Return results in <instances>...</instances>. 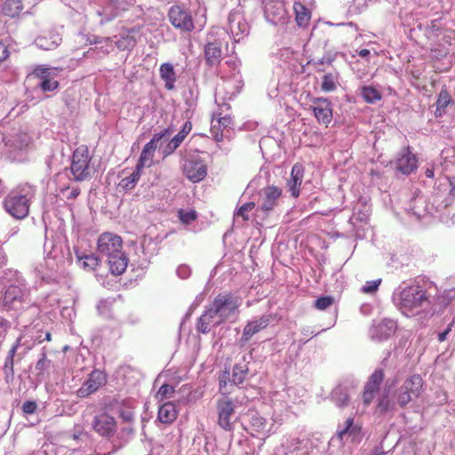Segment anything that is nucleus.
<instances>
[{"instance_id":"412c9836","label":"nucleus","mask_w":455,"mask_h":455,"mask_svg":"<svg viewBox=\"0 0 455 455\" xmlns=\"http://www.w3.org/2000/svg\"><path fill=\"white\" fill-rule=\"evenodd\" d=\"M396 330V322L391 319H384L372 325L370 334L373 339H389L394 337Z\"/></svg>"},{"instance_id":"864d4df0","label":"nucleus","mask_w":455,"mask_h":455,"mask_svg":"<svg viewBox=\"0 0 455 455\" xmlns=\"http://www.w3.org/2000/svg\"><path fill=\"white\" fill-rule=\"evenodd\" d=\"M229 379V372L228 371H224L220 376V391L223 394H227V393H229V390L227 389V386H228V379Z\"/></svg>"},{"instance_id":"aec40b11","label":"nucleus","mask_w":455,"mask_h":455,"mask_svg":"<svg viewBox=\"0 0 455 455\" xmlns=\"http://www.w3.org/2000/svg\"><path fill=\"white\" fill-rule=\"evenodd\" d=\"M263 5L267 20L274 24L284 22L286 10L282 0H263Z\"/></svg>"},{"instance_id":"37998d69","label":"nucleus","mask_w":455,"mask_h":455,"mask_svg":"<svg viewBox=\"0 0 455 455\" xmlns=\"http://www.w3.org/2000/svg\"><path fill=\"white\" fill-rule=\"evenodd\" d=\"M79 262L86 270H93L99 265V258L94 254H88L84 256L77 255Z\"/></svg>"},{"instance_id":"a18cd8bd","label":"nucleus","mask_w":455,"mask_h":455,"mask_svg":"<svg viewBox=\"0 0 455 455\" xmlns=\"http://www.w3.org/2000/svg\"><path fill=\"white\" fill-rule=\"evenodd\" d=\"M254 207H255V204L253 202H249V203L243 204L235 212V214H234L235 220H237L239 217H241L243 221L249 220V212Z\"/></svg>"},{"instance_id":"de8ad7c7","label":"nucleus","mask_w":455,"mask_h":455,"mask_svg":"<svg viewBox=\"0 0 455 455\" xmlns=\"http://www.w3.org/2000/svg\"><path fill=\"white\" fill-rule=\"evenodd\" d=\"M337 78L334 75L329 73L323 76L322 82V90L323 92H332L336 89Z\"/></svg>"},{"instance_id":"5701e85b","label":"nucleus","mask_w":455,"mask_h":455,"mask_svg":"<svg viewBox=\"0 0 455 455\" xmlns=\"http://www.w3.org/2000/svg\"><path fill=\"white\" fill-rule=\"evenodd\" d=\"M62 42V36L57 30H50L45 35L37 36L36 45L43 50L51 51L57 48Z\"/></svg>"},{"instance_id":"49530a36","label":"nucleus","mask_w":455,"mask_h":455,"mask_svg":"<svg viewBox=\"0 0 455 455\" xmlns=\"http://www.w3.org/2000/svg\"><path fill=\"white\" fill-rule=\"evenodd\" d=\"M174 394V387L168 384H164L160 387L156 394V398L159 402L171 398Z\"/></svg>"},{"instance_id":"603ef678","label":"nucleus","mask_w":455,"mask_h":455,"mask_svg":"<svg viewBox=\"0 0 455 455\" xmlns=\"http://www.w3.org/2000/svg\"><path fill=\"white\" fill-rule=\"evenodd\" d=\"M381 283V279L368 281L361 288V291L363 293H374L379 289V286Z\"/></svg>"},{"instance_id":"0eeeda50","label":"nucleus","mask_w":455,"mask_h":455,"mask_svg":"<svg viewBox=\"0 0 455 455\" xmlns=\"http://www.w3.org/2000/svg\"><path fill=\"white\" fill-rule=\"evenodd\" d=\"M240 300L231 293L219 294L210 306L221 322L235 316L240 307Z\"/></svg>"},{"instance_id":"7c9ffc66","label":"nucleus","mask_w":455,"mask_h":455,"mask_svg":"<svg viewBox=\"0 0 455 455\" xmlns=\"http://www.w3.org/2000/svg\"><path fill=\"white\" fill-rule=\"evenodd\" d=\"M36 73L42 79L39 84V87L43 92H52L58 88L59 83L49 78L50 68L41 67L36 69Z\"/></svg>"},{"instance_id":"9b49d317","label":"nucleus","mask_w":455,"mask_h":455,"mask_svg":"<svg viewBox=\"0 0 455 455\" xmlns=\"http://www.w3.org/2000/svg\"><path fill=\"white\" fill-rule=\"evenodd\" d=\"M171 133L172 130L166 128L153 135L152 139L144 146L142 149L140 159L136 165L137 169L141 171L143 168L150 167L152 165L153 157L158 142L166 136H169Z\"/></svg>"},{"instance_id":"09e8293b","label":"nucleus","mask_w":455,"mask_h":455,"mask_svg":"<svg viewBox=\"0 0 455 455\" xmlns=\"http://www.w3.org/2000/svg\"><path fill=\"white\" fill-rule=\"evenodd\" d=\"M118 415L124 422L132 423L134 420L133 408L125 403L119 409Z\"/></svg>"},{"instance_id":"680f3d73","label":"nucleus","mask_w":455,"mask_h":455,"mask_svg":"<svg viewBox=\"0 0 455 455\" xmlns=\"http://www.w3.org/2000/svg\"><path fill=\"white\" fill-rule=\"evenodd\" d=\"M333 60H334V56L331 55V53L325 54L322 58L317 59L316 60H314L315 64H316V65H324V64L331 65Z\"/></svg>"},{"instance_id":"4c0bfd02","label":"nucleus","mask_w":455,"mask_h":455,"mask_svg":"<svg viewBox=\"0 0 455 455\" xmlns=\"http://www.w3.org/2000/svg\"><path fill=\"white\" fill-rule=\"evenodd\" d=\"M395 409V403L389 398L387 394H383L379 397L376 405V412L385 414L389 411H394Z\"/></svg>"},{"instance_id":"13d9d810","label":"nucleus","mask_w":455,"mask_h":455,"mask_svg":"<svg viewBox=\"0 0 455 455\" xmlns=\"http://www.w3.org/2000/svg\"><path fill=\"white\" fill-rule=\"evenodd\" d=\"M104 41H105L106 45L100 46L99 48L100 51H98V53H100V52H101L104 55H106V54L109 53L114 49L113 39L108 37ZM96 49L98 50V47H96Z\"/></svg>"},{"instance_id":"ea45409f","label":"nucleus","mask_w":455,"mask_h":455,"mask_svg":"<svg viewBox=\"0 0 455 455\" xmlns=\"http://www.w3.org/2000/svg\"><path fill=\"white\" fill-rule=\"evenodd\" d=\"M247 374L248 367L246 365L241 366L235 364L233 368L231 382L234 385H240L245 380Z\"/></svg>"},{"instance_id":"c9c22d12","label":"nucleus","mask_w":455,"mask_h":455,"mask_svg":"<svg viewBox=\"0 0 455 455\" xmlns=\"http://www.w3.org/2000/svg\"><path fill=\"white\" fill-rule=\"evenodd\" d=\"M140 176L141 171L135 168V170L131 173V175L120 180L118 188L125 191L132 190L137 185Z\"/></svg>"},{"instance_id":"4468645a","label":"nucleus","mask_w":455,"mask_h":455,"mask_svg":"<svg viewBox=\"0 0 455 455\" xmlns=\"http://www.w3.org/2000/svg\"><path fill=\"white\" fill-rule=\"evenodd\" d=\"M282 193V189L275 186L264 188L259 193L257 212L265 213L272 212L277 206Z\"/></svg>"},{"instance_id":"6e6552de","label":"nucleus","mask_w":455,"mask_h":455,"mask_svg":"<svg viewBox=\"0 0 455 455\" xmlns=\"http://www.w3.org/2000/svg\"><path fill=\"white\" fill-rule=\"evenodd\" d=\"M92 429L100 436L110 440L117 432V421L107 411H101L93 417Z\"/></svg>"},{"instance_id":"0e129e2a","label":"nucleus","mask_w":455,"mask_h":455,"mask_svg":"<svg viewBox=\"0 0 455 455\" xmlns=\"http://www.w3.org/2000/svg\"><path fill=\"white\" fill-rule=\"evenodd\" d=\"M7 331V322L0 316V338H4Z\"/></svg>"},{"instance_id":"a19ab883","label":"nucleus","mask_w":455,"mask_h":455,"mask_svg":"<svg viewBox=\"0 0 455 455\" xmlns=\"http://www.w3.org/2000/svg\"><path fill=\"white\" fill-rule=\"evenodd\" d=\"M362 96L368 103H374L381 99V93L372 86H363L362 88Z\"/></svg>"},{"instance_id":"39448f33","label":"nucleus","mask_w":455,"mask_h":455,"mask_svg":"<svg viewBox=\"0 0 455 455\" xmlns=\"http://www.w3.org/2000/svg\"><path fill=\"white\" fill-rule=\"evenodd\" d=\"M425 382L419 374H412L406 378L395 391V398L401 408H405L411 402L421 396Z\"/></svg>"},{"instance_id":"6ab92c4d","label":"nucleus","mask_w":455,"mask_h":455,"mask_svg":"<svg viewBox=\"0 0 455 455\" xmlns=\"http://www.w3.org/2000/svg\"><path fill=\"white\" fill-rule=\"evenodd\" d=\"M395 170L404 175H410L418 168V159L414 154L407 147L401 150L395 162Z\"/></svg>"},{"instance_id":"8fccbe9b","label":"nucleus","mask_w":455,"mask_h":455,"mask_svg":"<svg viewBox=\"0 0 455 455\" xmlns=\"http://www.w3.org/2000/svg\"><path fill=\"white\" fill-rule=\"evenodd\" d=\"M334 302V299L331 296H323L318 298L315 301V307L319 310H324L331 307Z\"/></svg>"},{"instance_id":"c85d7f7f","label":"nucleus","mask_w":455,"mask_h":455,"mask_svg":"<svg viewBox=\"0 0 455 455\" xmlns=\"http://www.w3.org/2000/svg\"><path fill=\"white\" fill-rule=\"evenodd\" d=\"M133 31L134 29L122 31L118 36L114 37L116 40L113 41V43H115L116 47L121 51L132 49L136 45V39L132 35Z\"/></svg>"},{"instance_id":"1a4fd4ad","label":"nucleus","mask_w":455,"mask_h":455,"mask_svg":"<svg viewBox=\"0 0 455 455\" xmlns=\"http://www.w3.org/2000/svg\"><path fill=\"white\" fill-rule=\"evenodd\" d=\"M172 25L182 32H191L195 29L193 18L189 10L180 5H172L168 12Z\"/></svg>"},{"instance_id":"dca6fc26","label":"nucleus","mask_w":455,"mask_h":455,"mask_svg":"<svg viewBox=\"0 0 455 455\" xmlns=\"http://www.w3.org/2000/svg\"><path fill=\"white\" fill-rule=\"evenodd\" d=\"M385 378V373L382 369L375 370L369 377L364 385L363 392L362 395L363 401L365 406H369L376 394L379 391L380 385Z\"/></svg>"},{"instance_id":"e433bc0d","label":"nucleus","mask_w":455,"mask_h":455,"mask_svg":"<svg viewBox=\"0 0 455 455\" xmlns=\"http://www.w3.org/2000/svg\"><path fill=\"white\" fill-rule=\"evenodd\" d=\"M23 9L20 0H6L2 6V12L9 17L17 16Z\"/></svg>"},{"instance_id":"7ed1b4c3","label":"nucleus","mask_w":455,"mask_h":455,"mask_svg":"<svg viewBox=\"0 0 455 455\" xmlns=\"http://www.w3.org/2000/svg\"><path fill=\"white\" fill-rule=\"evenodd\" d=\"M97 251L101 257L107 258L113 275H119L125 271L128 258L123 251V240L119 235L110 232L101 234L97 241Z\"/></svg>"},{"instance_id":"4be33fe9","label":"nucleus","mask_w":455,"mask_h":455,"mask_svg":"<svg viewBox=\"0 0 455 455\" xmlns=\"http://www.w3.org/2000/svg\"><path fill=\"white\" fill-rule=\"evenodd\" d=\"M313 112L320 124L327 126L332 120L331 103L327 99L316 98L313 100Z\"/></svg>"},{"instance_id":"58836bf2","label":"nucleus","mask_w":455,"mask_h":455,"mask_svg":"<svg viewBox=\"0 0 455 455\" xmlns=\"http://www.w3.org/2000/svg\"><path fill=\"white\" fill-rule=\"evenodd\" d=\"M331 399L337 406L342 408L347 405L349 402V396L346 388L341 386H338L331 392Z\"/></svg>"},{"instance_id":"b1692460","label":"nucleus","mask_w":455,"mask_h":455,"mask_svg":"<svg viewBox=\"0 0 455 455\" xmlns=\"http://www.w3.org/2000/svg\"><path fill=\"white\" fill-rule=\"evenodd\" d=\"M222 322L216 315L211 307H207L204 313L198 318L196 329L201 333H208L212 328L220 324Z\"/></svg>"},{"instance_id":"c756f323","label":"nucleus","mask_w":455,"mask_h":455,"mask_svg":"<svg viewBox=\"0 0 455 455\" xmlns=\"http://www.w3.org/2000/svg\"><path fill=\"white\" fill-rule=\"evenodd\" d=\"M160 77L164 82V87L167 90H172L176 82V73L172 64L163 63L159 68Z\"/></svg>"},{"instance_id":"e2e57ef3","label":"nucleus","mask_w":455,"mask_h":455,"mask_svg":"<svg viewBox=\"0 0 455 455\" xmlns=\"http://www.w3.org/2000/svg\"><path fill=\"white\" fill-rule=\"evenodd\" d=\"M50 363V361L46 359V355L44 354L42 357L37 361L36 369L41 373L46 368L47 364Z\"/></svg>"},{"instance_id":"393cba45","label":"nucleus","mask_w":455,"mask_h":455,"mask_svg":"<svg viewBox=\"0 0 455 455\" xmlns=\"http://www.w3.org/2000/svg\"><path fill=\"white\" fill-rule=\"evenodd\" d=\"M304 177L303 166L296 164L292 166L291 178L287 181V187L293 197H298L300 192V187Z\"/></svg>"},{"instance_id":"4d7b16f0","label":"nucleus","mask_w":455,"mask_h":455,"mask_svg":"<svg viewBox=\"0 0 455 455\" xmlns=\"http://www.w3.org/2000/svg\"><path fill=\"white\" fill-rule=\"evenodd\" d=\"M9 55L10 52L8 50V45L4 39H0V63L5 60Z\"/></svg>"},{"instance_id":"f3484780","label":"nucleus","mask_w":455,"mask_h":455,"mask_svg":"<svg viewBox=\"0 0 455 455\" xmlns=\"http://www.w3.org/2000/svg\"><path fill=\"white\" fill-rule=\"evenodd\" d=\"M205 62L209 66L218 65L222 58V42L215 38L212 33H209L204 47Z\"/></svg>"},{"instance_id":"774afa93","label":"nucleus","mask_w":455,"mask_h":455,"mask_svg":"<svg viewBox=\"0 0 455 455\" xmlns=\"http://www.w3.org/2000/svg\"><path fill=\"white\" fill-rule=\"evenodd\" d=\"M357 54L363 59H367L370 55V51L368 49H361L357 51Z\"/></svg>"},{"instance_id":"72a5a7b5","label":"nucleus","mask_w":455,"mask_h":455,"mask_svg":"<svg viewBox=\"0 0 455 455\" xmlns=\"http://www.w3.org/2000/svg\"><path fill=\"white\" fill-rule=\"evenodd\" d=\"M268 323L269 317L267 315L248 323L243 330V337L246 339H249L253 334L266 328L268 325Z\"/></svg>"},{"instance_id":"79ce46f5","label":"nucleus","mask_w":455,"mask_h":455,"mask_svg":"<svg viewBox=\"0 0 455 455\" xmlns=\"http://www.w3.org/2000/svg\"><path fill=\"white\" fill-rule=\"evenodd\" d=\"M451 101V97L446 91H441L439 93L438 99L436 100V108H435V116H440L444 112V109L448 106Z\"/></svg>"},{"instance_id":"423d86ee","label":"nucleus","mask_w":455,"mask_h":455,"mask_svg":"<svg viewBox=\"0 0 455 455\" xmlns=\"http://www.w3.org/2000/svg\"><path fill=\"white\" fill-rule=\"evenodd\" d=\"M92 156L85 145L78 147L72 155L70 171L75 181L88 180L92 173V167L90 165Z\"/></svg>"},{"instance_id":"a211bd4d","label":"nucleus","mask_w":455,"mask_h":455,"mask_svg":"<svg viewBox=\"0 0 455 455\" xmlns=\"http://www.w3.org/2000/svg\"><path fill=\"white\" fill-rule=\"evenodd\" d=\"M217 411L219 426L226 431H231L233 429L231 417L235 413L233 402L228 397L220 399L217 403Z\"/></svg>"},{"instance_id":"9d476101","label":"nucleus","mask_w":455,"mask_h":455,"mask_svg":"<svg viewBox=\"0 0 455 455\" xmlns=\"http://www.w3.org/2000/svg\"><path fill=\"white\" fill-rule=\"evenodd\" d=\"M225 66L228 68L230 75L225 68L220 70L221 78L226 80L227 86L233 87L232 94L239 93L243 86V81L240 73L241 61L236 58L227 60Z\"/></svg>"},{"instance_id":"f03ea898","label":"nucleus","mask_w":455,"mask_h":455,"mask_svg":"<svg viewBox=\"0 0 455 455\" xmlns=\"http://www.w3.org/2000/svg\"><path fill=\"white\" fill-rule=\"evenodd\" d=\"M428 283L414 282L399 286L393 293V301L406 316H413L430 308V295L427 292Z\"/></svg>"},{"instance_id":"20e7f679","label":"nucleus","mask_w":455,"mask_h":455,"mask_svg":"<svg viewBox=\"0 0 455 455\" xmlns=\"http://www.w3.org/2000/svg\"><path fill=\"white\" fill-rule=\"evenodd\" d=\"M35 195V187L29 184L20 185L4 197V207L11 216L22 220L28 215Z\"/></svg>"},{"instance_id":"ddd939ff","label":"nucleus","mask_w":455,"mask_h":455,"mask_svg":"<svg viewBox=\"0 0 455 455\" xmlns=\"http://www.w3.org/2000/svg\"><path fill=\"white\" fill-rule=\"evenodd\" d=\"M107 383V374L100 370L92 371L88 379L77 389L76 395L80 398H85L97 392Z\"/></svg>"},{"instance_id":"bf43d9fd","label":"nucleus","mask_w":455,"mask_h":455,"mask_svg":"<svg viewBox=\"0 0 455 455\" xmlns=\"http://www.w3.org/2000/svg\"><path fill=\"white\" fill-rule=\"evenodd\" d=\"M251 424L253 427H256V430L258 432H260L265 427L266 420L261 417L255 416V417H252V419H251Z\"/></svg>"},{"instance_id":"052dcab7","label":"nucleus","mask_w":455,"mask_h":455,"mask_svg":"<svg viewBox=\"0 0 455 455\" xmlns=\"http://www.w3.org/2000/svg\"><path fill=\"white\" fill-rule=\"evenodd\" d=\"M177 275L182 278V279H186L188 278L190 274H191V269L187 265H180L177 267Z\"/></svg>"},{"instance_id":"5fc2aeb1","label":"nucleus","mask_w":455,"mask_h":455,"mask_svg":"<svg viewBox=\"0 0 455 455\" xmlns=\"http://www.w3.org/2000/svg\"><path fill=\"white\" fill-rule=\"evenodd\" d=\"M37 409V404L34 401H26L22 405V411L26 414H32Z\"/></svg>"},{"instance_id":"6e6d98bb","label":"nucleus","mask_w":455,"mask_h":455,"mask_svg":"<svg viewBox=\"0 0 455 455\" xmlns=\"http://www.w3.org/2000/svg\"><path fill=\"white\" fill-rule=\"evenodd\" d=\"M367 220H368V216L366 214L354 212L353 215L349 219V223L353 226H355L358 221L366 222Z\"/></svg>"},{"instance_id":"bb28decb","label":"nucleus","mask_w":455,"mask_h":455,"mask_svg":"<svg viewBox=\"0 0 455 455\" xmlns=\"http://www.w3.org/2000/svg\"><path fill=\"white\" fill-rule=\"evenodd\" d=\"M126 8L127 6L108 2L100 10L97 11V14L101 17L100 23L103 24L113 20Z\"/></svg>"},{"instance_id":"2eb2a0df","label":"nucleus","mask_w":455,"mask_h":455,"mask_svg":"<svg viewBox=\"0 0 455 455\" xmlns=\"http://www.w3.org/2000/svg\"><path fill=\"white\" fill-rule=\"evenodd\" d=\"M182 171L187 179L194 183L203 180L207 174L206 164L198 157L186 159Z\"/></svg>"},{"instance_id":"cd10ccee","label":"nucleus","mask_w":455,"mask_h":455,"mask_svg":"<svg viewBox=\"0 0 455 455\" xmlns=\"http://www.w3.org/2000/svg\"><path fill=\"white\" fill-rule=\"evenodd\" d=\"M190 131L191 124L189 122H186L182 130L179 132V133L176 134L164 148V156H167L173 153L180 147V145L182 143V141L185 140V138L187 137Z\"/></svg>"},{"instance_id":"f704fd0d","label":"nucleus","mask_w":455,"mask_h":455,"mask_svg":"<svg viewBox=\"0 0 455 455\" xmlns=\"http://www.w3.org/2000/svg\"><path fill=\"white\" fill-rule=\"evenodd\" d=\"M232 120L229 116H225L223 117L212 118V128L211 132L215 136L217 140H221L223 134H219V132L221 128L226 129L229 127Z\"/></svg>"},{"instance_id":"f257e3e1","label":"nucleus","mask_w":455,"mask_h":455,"mask_svg":"<svg viewBox=\"0 0 455 455\" xmlns=\"http://www.w3.org/2000/svg\"><path fill=\"white\" fill-rule=\"evenodd\" d=\"M0 301L3 309L13 315L33 306L30 291L18 271L7 269L0 276Z\"/></svg>"},{"instance_id":"c03bdc74","label":"nucleus","mask_w":455,"mask_h":455,"mask_svg":"<svg viewBox=\"0 0 455 455\" xmlns=\"http://www.w3.org/2000/svg\"><path fill=\"white\" fill-rule=\"evenodd\" d=\"M29 332H31L32 337L31 339L33 341H50L51 339V333L48 330H44L42 328H39L38 326H33Z\"/></svg>"},{"instance_id":"473e14b6","label":"nucleus","mask_w":455,"mask_h":455,"mask_svg":"<svg viewBox=\"0 0 455 455\" xmlns=\"http://www.w3.org/2000/svg\"><path fill=\"white\" fill-rule=\"evenodd\" d=\"M293 10L298 26L307 27L311 19V11L299 1L294 3Z\"/></svg>"},{"instance_id":"3c124183","label":"nucleus","mask_w":455,"mask_h":455,"mask_svg":"<svg viewBox=\"0 0 455 455\" xmlns=\"http://www.w3.org/2000/svg\"><path fill=\"white\" fill-rule=\"evenodd\" d=\"M179 217L182 223L190 224L197 218V214L194 210H190L188 212L180 210L179 212Z\"/></svg>"},{"instance_id":"338daca9","label":"nucleus","mask_w":455,"mask_h":455,"mask_svg":"<svg viewBox=\"0 0 455 455\" xmlns=\"http://www.w3.org/2000/svg\"><path fill=\"white\" fill-rule=\"evenodd\" d=\"M450 331H451V329H450V327H448L445 331L439 332L438 333L439 341H443L444 339H446L447 335Z\"/></svg>"},{"instance_id":"a878e982","label":"nucleus","mask_w":455,"mask_h":455,"mask_svg":"<svg viewBox=\"0 0 455 455\" xmlns=\"http://www.w3.org/2000/svg\"><path fill=\"white\" fill-rule=\"evenodd\" d=\"M362 427L354 424V418H348L345 422V427L337 431V437L340 442L344 440L346 435L351 437V441L359 443L362 439Z\"/></svg>"},{"instance_id":"69168bd1","label":"nucleus","mask_w":455,"mask_h":455,"mask_svg":"<svg viewBox=\"0 0 455 455\" xmlns=\"http://www.w3.org/2000/svg\"><path fill=\"white\" fill-rule=\"evenodd\" d=\"M80 194V188H73L68 195H67L68 199H75Z\"/></svg>"},{"instance_id":"f8f14e48","label":"nucleus","mask_w":455,"mask_h":455,"mask_svg":"<svg viewBox=\"0 0 455 455\" xmlns=\"http://www.w3.org/2000/svg\"><path fill=\"white\" fill-rule=\"evenodd\" d=\"M228 30L238 43L249 34L250 27L240 10H233L228 15Z\"/></svg>"},{"instance_id":"2f4dec72","label":"nucleus","mask_w":455,"mask_h":455,"mask_svg":"<svg viewBox=\"0 0 455 455\" xmlns=\"http://www.w3.org/2000/svg\"><path fill=\"white\" fill-rule=\"evenodd\" d=\"M178 417V411L172 403H165L158 410V419L164 424H172Z\"/></svg>"}]
</instances>
